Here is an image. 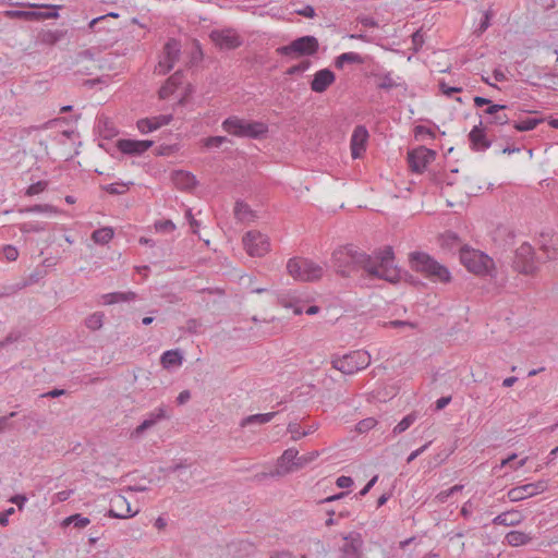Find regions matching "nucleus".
<instances>
[{
    "mask_svg": "<svg viewBox=\"0 0 558 558\" xmlns=\"http://www.w3.org/2000/svg\"><path fill=\"white\" fill-rule=\"evenodd\" d=\"M319 44L316 37L306 35L292 40L289 45L277 48L280 56L305 57L317 52Z\"/></svg>",
    "mask_w": 558,
    "mask_h": 558,
    "instance_id": "nucleus-8",
    "label": "nucleus"
},
{
    "mask_svg": "<svg viewBox=\"0 0 558 558\" xmlns=\"http://www.w3.org/2000/svg\"><path fill=\"white\" fill-rule=\"evenodd\" d=\"M539 248L546 255L547 260L558 258V234L542 233L539 240Z\"/></svg>",
    "mask_w": 558,
    "mask_h": 558,
    "instance_id": "nucleus-22",
    "label": "nucleus"
},
{
    "mask_svg": "<svg viewBox=\"0 0 558 558\" xmlns=\"http://www.w3.org/2000/svg\"><path fill=\"white\" fill-rule=\"evenodd\" d=\"M393 259V251L390 246L372 256L359 251L354 245H347L337 248L331 256L336 271L343 277L363 269L368 277L389 282H396L399 279V270Z\"/></svg>",
    "mask_w": 558,
    "mask_h": 558,
    "instance_id": "nucleus-1",
    "label": "nucleus"
},
{
    "mask_svg": "<svg viewBox=\"0 0 558 558\" xmlns=\"http://www.w3.org/2000/svg\"><path fill=\"white\" fill-rule=\"evenodd\" d=\"M462 489H463V485H460V484L453 485L452 487H450V488H448L446 490H441L440 493H438L436 495V499H437L438 502L444 504V502H446L448 500V498L450 496L461 492Z\"/></svg>",
    "mask_w": 558,
    "mask_h": 558,
    "instance_id": "nucleus-43",
    "label": "nucleus"
},
{
    "mask_svg": "<svg viewBox=\"0 0 558 558\" xmlns=\"http://www.w3.org/2000/svg\"><path fill=\"white\" fill-rule=\"evenodd\" d=\"M227 142H229V140L226 136H209L203 141V144L207 148H219Z\"/></svg>",
    "mask_w": 558,
    "mask_h": 558,
    "instance_id": "nucleus-44",
    "label": "nucleus"
},
{
    "mask_svg": "<svg viewBox=\"0 0 558 558\" xmlns=\"http://www.w3.org/2000/svg\"><path fill=\"white\" fill-rule=\"evenodd\" d=\"M111 507L107 515L117 519H129L135 517L140 510H132L130 501L122 495L114 496L111 499Z\"/></svg>",
    "mask_w": 558,
    "mask_h": 558,
    "instance_id": "nucleus-15",
    "label": "nucleus"
},
{
    "mask_svg": "<svg viewBox=\"0 0 558 558\" xmlns=\"http://www.w3.org/2000/svg\"><path fill=\"white\" fill-rule=\"evenodd\" d=\"M10 501L15 504L19 510H22L27 501V497L25 495H15L10 499Z\"/></svg>",
    "mask_w": 558,
    "mask_h": 558,
    "instance_id": "nucleus-60",
    "label": "nucleus"
},
{
    "mask_svg": "<svg viewBox=\"0 0 558 558\" xmlns=\"http://www.w3.org/2000/svg\"><path fill=\"white\" fill-rule=\"evenodd\" d=\"M20 213L23 214H49V215H58L60 214V210L49 204H39L34 206H28L25 208L20 209Z\"/></svg>",
    "mask_w": 558,
    "mask_h": 558,
    "instance_id": "nucleus-34",
    "label": "nucleus"
},
{
    "mask_svg": "<svg viewBox=\"0 0 558 558\" xmlns=\"http://www.w3.org/2000/svg\"><path fill=\"white\" fill-rule=\"evenodd\" d=\"M180 51V44L174 39H170L163 47L162 56L155 66V73L166 75L170 72L179 60Z\"/></svg>",
    "mask_w": 558,
    "mask_h": 558,
    "instance_id": "nucleus-12",
    "label": "nucleus"
},
{
    "mask_svg": "<svg viewBox=\"0 0 558 558\" xmlns=\"http://www.w3.org/2000/svg\"><path fill=\"white\" fill-rule=\"evenodd\" d=\"M3 256L5 257L7 260L14 262L19 257V251L16 250V247H14L12 245H5L3 247Z\"/></svg>",
    "mask_w": 558,
    "mask_h": 558,
    "instance_id": "nucleus-51",
    "label": "nucleus"
},
{
    "mask_svg": "<svg viewBox=\"0 0 558 558\" xmlns=\"http://www.w3.org/2000/svg\"><path fill=\"white\" fill-rule=\"evenodd\" d=\"M336 80L333 72L329 69H323L315 73L311 82V89L315 93H324Z\"/></svg>",
    "mask_w": 558,
    "mask_h": 558,
    "instance_id": "nucleus-20",
    "label": "nucleus"
},
{
    "mask_svg": "<svg viewBox=\"0 0 558 558\" xmlns=\"http://www.w3.org/2000/svg\"><path fill=\"white\" fill-rule=\"evenodd\" d=\"M521 515L517 511H507L498 514L493 519V523L497 525L511 526L520 523Z\"/></svg>",
    "mask_w": 558,
    "mask_h": 558,
    "instance_id": "nucleus-28",
    "label": "nucleus"
},
{
    "mask_svg": "<svg viewBox=\"0 0 558 558\" xmlns=\"http://www.w3.org/2000/svg\"><path fill=\"white\" fill-rule=\"evenodd\" d=\"M105 299H106L107 304H113V303L134 300L135 293L134 292H128V293L113 292V293L106 294Z\"/></svg>",
    "mask_w": 558,
    "mask_h": 558,
    "instance_id": "nucleus-38",
    "label": "nucleus"
},
{
    "mask_svg": "<svg viewBox=\"0 0 558 558\" xmlns=\"http://www.w3.org/2000/svg\"><path fill=\"white\" fill-rule=\"evenodd\" d=\"M172 183L180 190H191L196 185V178L191 172L175 170L171 173Z\"/></svg>",
    "mask_w": 558,
    "mask_h": 558,
    "instance_id": "nucleus-24",
    "label": "nucleus"
},
{
    "mask_svg": "<svg viewBox=\"0 0 558 558\" xmlns=\"http://www.w3.org/2000/svg\"><path fill=\"white\" fill-rule=\"evenodd\" d=\"M310 68V61H303L300 64L293 65L288 70V74H295L300 72H304Z\"/></svg>",
    "mask_w": 558,
    "mask_h": 558,
    "instance_id": "nucleus-56",
    "label": "nucleus"
},
{
    "mask_svg": "<svg viewBox=\"0 0 558 558\" xmlns=\"http://www.w3.org/2000/svg\"><path fill=\"white\" fill-rule=\"evenodd\" d=\"M5 15L9 17L15 19H24L26 21L38 20L40 15L38 11H20V10H11L7 11Z\"/></svg>",
    "mask_w": 558,
    "mask_h": 558,
    "instance_id": "nucleus-39",
    "label": "nucleus"
},
{
    "mask_svg": "<svg viewBox=\"0 0 558 558\" xmlns=\"http://www.w3.org/2000/svg\"><path fill=\"white\" fill-rule=\"evenodd\" d=\"M343 544L339 547V558H363L364 541L359 532H350L342 537Z\"/></svg>",
    "mask_w": 558,
    "mask_h": 558,
    "instance_id": "nucleus-13",
    "label": "nucleus"
},
{
    "mask_svg": "<svg viewBox=\"0 0 558 558\" xmlns=\"http://www.w3.org/2000/svg\"><path fill=\"white\" fill-rule=\"evenodd\" d=\"M63 36V33L60 31H47L41 34V41L47 45H54L58 43Z\"/></svg>",
    "mask_w": 558,
    "mask_h": 558,
    "instance_id": "nucleus-42",
    "label": "nucleus"
},
{
    "mask_svg": "<svg viewBox=\"0 0 558 558\" xmlns=\"http://www.w3.org/2000/svg\"><path fill=\"white\" fill-rule=\"evenodd\" d=\"M182 355L178 350H168L162 353L160 357L161 365L165 368H169L172 366H179L182 364Z\"/></svg>",
    "mask_w": 558,
    "mask_h": 558,
    "instance_id": "nucleus-31",
    "label": "nucleus"
},
{
    "mask_svg": "<svg viewBox=\"0 0 558 558\" xmlns=\"http://www.w3.org/2000/svg\"><path fill=\"white\" fill-rule=\"evenodd\" d=\"M154 142L149 140H119L117 147L126 155H141L153 146Z\"/></svg>",
    "mask_w": 558,
    "mask_h": 558,
    "instance_id": "nucleus-17",
    "label": "nucleus"
},
{
    "mask_svg": "<svg viewBox=\"0 0 558 558\" xmlns=\"http://www.w3.org/2000/svg\"><path fill=\"white\" fill-rule=\"evenodd\" d=\"M307 463V459L304 456L299 457V451L294 448H289L283 451L281 457L278 459V465L284 468L286 471H291V466L301 468Z\"/></svg>",
    "mask_w": 558,
    "mask_h": 558,
    "instance_id": "nucleus-21",
    "label": "nucleus"
},
{
    "mask_svg": "<svg viewBox=\"0 0 558 558\" xmlns=\"http://www.w3.org/2000/svg\"><path fill=\"white\" fill-rule=\"evenodd\" d=\"M533 536L530 533H525L518 530L508 532L505 536V541L512 547H519L530 544L533 541Z\"/></svg>",
    "mask_w": 558,
    "mask_h": 558,
    "instance_id": "nucleus-25",
    "label": "nucleus"
},
{
    "mask_svg": "<svg viewBox=\"0 0 558 558\" xmlns=\"http://www.w3.org/2000/svg\"><path fill=\"white\" fill-rule=\"evenodd\" d=\"M543 122V119H538V118H527L525 120H522V121H519V122H515L513 124V128L517 130V131H520V132H526V131H532L534 130L539 123Z\"/></svg>",
    "mask_w": 558,
    "mask_h": 558,
    "instance_id": "nucleus-36",
    "label": "nucleus"
},
{
    "mask_svg": "<svg viewBox=\"0 0 558 558\" xmlns=\"http://www.w3.org/2000/svg\"><path fill=\"white\" fill-rule=\"evenodd\" d=\"M172 120L171 114H160L151 118H145L137 121L136 125L142 134L154 132L161 126L168 125Z\"/></svg>",
    "mask_w": 558,
    "mask_h": 558,
    "instance_id": "nucleus-18",
    "label": "nucleus"
},
{
    "mask_svg": "<svg viewBox=\"0 0 558 558\" xmlns=\"http://www.w3.org/2000/svg\"><path fill=\"white\" fill-rule=\"evenodd\" d=\"M376 425V421L373 417L365 418L357 424L359 432H366L372 429Z\"/></svg>",
    "mask_w": 558,
    "mask_h": 558,
    "instance_id": "nucleus-52",
    "label": "nucleus"
},
{
    "mask_svg": "<svg viewBox=\"0 0 558 558\" xmlns=\"http://www.w3.org/2000/svg\"><path fill=\"white\" fill-rule=\"evenodd\" d=\"M512 268L523 275H534L538 270V258L531 244L522 243L515 251Z\"/></svg>",
    "mask_w": 558,
    "mask_h": 558,
    "instance_id": "nucleus-7",
    "label": "nucleus"
},
{
    "mask_svg": "<svg viewBox=\"0 0 558 558\" xmlns=\"http://www.w3.org/2000/svg\"><path fill=\"white\" fill-rule=\"evenodd\" d=\"M510 119L507 113L504 111H497L492 118L488 119V124H496V125H505L509 123Z\"/></svg>",
    "mask_w": 558,
    "mask_h": 558,
    "instance_id": "nucleus-45",
    "label": "nucleus"
},
{
    "mask_svg": "<svg viewBox=\"0 0 558 558\" xmlns=\"http://www.w3.org/2000/svg\"><path fill=\"white\" fill-rule=\"evenodd\" d=\"M473 100L476 107H483L485 105L488 106L486 109L483 110V113L489 116V118L497 113V111H504L507 109L506 105L492 104L490 99L482 96H475Z\"/></svg>",
    "mask_w": 558,
    "mask_h": 558,
    "instance_id": "nucleus-26",
    "label": "nucleus"
},
{
    "mask_svg": "<svg viewBox=\"0 0 558 558\" xmlns=\"http://www.w3.org/2000/svg\"><path fill=\"white\" fill-rule=\"evenodd\" d=\"M372 76L377 78V88L384 90H390L395 87L400 86V83L393 78L391 72H386L384 74L380 73H372Z\"/></svg>",
    "mask_w": 558,
    "mask_h": 558,
    "instance_id": "nucleus-27",
    "label": "nucleus"
},
{
    "mask_svg": "<svg viewBox=\"0 0 558 558\" xmlns=\"http://www.w3.org/2000/svg\"><path fill=\"white\" fill-rule=\"evenodd\" d=\"M460 262L469 271L478 276L489 275L494 267V260L487 254L465 247L460 250Z\"/></svg>",
    "mask_w": 558,
    "mask_h": 558,
    "instance_id": "nucleus-5",
    "label": "nucleus"
},
{
    "mask_svg": "<svg viewBox=\"0 0 558 558\" xmlns=\"http://www.w3.org/2000/svg\"><path fill=\"white\" fill-rule=\"evenodd\" d=\"M221 126L230 135L254 140L264 137L268 132V125L266 123L260 121H247L236 116L227 118Z\"/></svg>",
    "mask_w": 558,
    "mask_h": 558,
    "instance_id": "nucleus-3",
    "label": "nucleus"
},
{
    "mask_svg": "<svg viewBox=\"0 0 558 558\" xmlns=\"http://www.w3.org/2000/svg\"><path fill=\"white\" fill-rule=\"evenodd\" d=\"M123 187H124V184L111 183V184L106 185L105 190L112 195H118V194H122L124 192Z\"/></svg>",
    "mask_w": 558,
    "mask_h": 558,
    "instance_id": "nucleus-55",
    "label": "nucleus"
},
{
    "mask_svg": "<svg viewBox=\"0 0 558 558\" xmlns=\"http://www.w3.org/2000/svg\"><path fill=\"white\" fill-rule=\"evenodd\" d=\"M277 415V412H269V413H259V414H253L244 417L240 425L242 427L252 425V424H266L270 422L275 416Z\"/></svg>",
    "mask_w": 558,
    "mask_h": 558,
    "instance_id": "nucleus-30",
    "label": "nucleus"
},
{
    "mask_svg": "<svg viewBox=\"0 0 558 558\" xmlns=\"http://www.w3.org/2000/svg\"><path fill=\"white\" fill-rule=\"evenodd\" d=\"M45 223L38 221L24 222L20 226V230L23 233H38L45 231Z\"/></svg>",
    "mask_w": 558,
    "mask_h": 558,
    "instance_id": "nucleus-40",
    "label": "nucleus"
},
{
    "mask_svg": "<svg viewBox=\"0 0 558 558\" xmlns=\"http://www.w3.org/2000/svg\"><path fill=\"white\" fill-rule=\"evenodd\" d=\"M167 409L165 405L156 408L154 411L147 414L146 418L136 427L135 433L142 434L150 427L155 426L161 420L168 418Z\"/></svg>",
    "mask_w": 558,
    "mask_h": 558,
    "instance_id": "nucleus-23",
    "label": "nucleus"
},
{
    "mask_svg": "<svg viewBox=\"0 0 558 558\" xmlns=\"http://www.w3.org/2000/svg\"><path fill=\"white\" fill-rule=\"evenodd\" d=\"M332 367L343 374L352 375L366 368L371 364V354L365 350L352 351L331 362Z\"/></svg>",
    "mask_w": 558,
    "mask_h": 558,
    "instance_id": "nucleus-6",
    "label": "nucleus"
},
{
    "mask_svg": "<svg viewBox=\"0 0 558 558\" xmlns=\"http://www.w3.org/2000/svg\"><path fill=\"white\" fill-rule=\"evenodd\" d=\"M108 124H109V122L105 121L104 122L105 129L104 130L100 129L102 136L106 138H110L117 134L116 129L113 126H109Z\"/></svg>",
    "mask_w": 558,
    "mask_h": 558,
    "instance_id": "nucleus-61",
    "label": "nucleus"
},
{
    "mask_svg": "<svg viewBox=\"0 0 558 558\" xmlns=\"http://www.w3.org/2000/svg\"><path fill=\"white\" fill-rule=\"evenodd\" d=\"M357 21L365 27H377L378 26L377 21L372 16H359Z\"/></svg>",
    "mask_w": 558,
    "mask_h": 558,
    "instance_id": "nucleus-57",
    "label": "nucleus"
},
{
    "mask_svg": "<svg viewBox=\"0 0 558 558\" xmlns=\"http://www.w3.org/2000/svg\"><path fill=\"white\" fill-rule=\"evenodd\" d=\"M439 89L448 97H450L454 93L462 92V87L449 86L445 81H439Z\"/></svg>",
    "mask_w": 558,
    "mask_h": 558,
    "instance_id": "nucleus-49",
    "label": "nucleus"
},
{
    "mask_svg": "<svg viewBox=\"0 0 558 558\" xmlns=\"http://www.w3.org/2000/svg\"><path fill=\"white\" fill-rule=\"evenodd\" d=\"M481 121L478 125H475L469 133V141L471 148L475 151H485L492 146V142L486 137L484 128Z\"/></svg>",
    "mask_w": 558,
    "mask_h": 558,
    "instance_id": "nucleus-19",
    "label": "nucleus"
},
{
    "mask_svg": "<svg viewBox=\"0 0 558 558\" xmlns=\"http://www.w3.org/2000/svg\"><path fill=\"white\" fill-rule=\"evenodd\" d=\"M287 430L291 434L292 440H299L305 435H302L301 426L296 422H290L287 426Z\"/></svg>",
    "mask_w": 558,
    "mask_h": 558,
    "instance_id": "nucleus-46",
    "label": "nucleus"
},
{
    "mask_svg": "<svg viewBox=\"0 0 558 558\" xmlns=\"http://www.w3.org/2000/svg\"><path fill=\"white\" fill-rule=\"evenodd\" d=\"M209 38L221 50H233L243 44L242 37L233 28L213 29Z\"/></svg>",
    "mask_w": 558,
    "mask_h": 558,
    "instance_id": "nucleus-11",
    "label": "nucleus"
},
{
    "mask_svg": "<svg viewBox=\"0 0 558 558\" xmlns=\"http://www.w3.org/2000/svg\"><path fill=\"white\" fill-rule=\"evenodd\" d=\"M74 494L73 489H65L58 492L52 497V504L63 502L68 500Z\"/></svg>",
    "mask_w": 558,
    "mask_h": 558,
    "instance_id": "nucleus-50",
    "label": "nucleus"
},
{
    "mask_svg": "<svg viewBox=\"0 0 558 558\" xmlns=\"http://www.w3.org/2000/svg\"><path fill=\"white\" fill-rule=\"evenodd\" d=\"M415 415L409 414L404 416L392 429L393 435L401 434L405 432L414 422Z\"/></svg>",
    "mask_w": 558,
    "mask_h": 558,
    "instance_id": "nucleus-41",
    "label": "nucleus"
},
{
    "mask_svg": "<svg viewBox=\"0 0 558 558\" xmlns=\"http://www.w3.org/2000/svg\"><path fill=\"white\" fill-rule=\"evenodd\" d=\"M336 485L339 488H349L353 485V480L350 476L341 475L337 478Z\"/></svg>",
    "mask_w": 558,
    "mask_h": 558,
    "instance_id": "nucleus-54",
    "label": "nucleus"
},
{
    "mask_svg": "<svg viewBox=\"0 0 558 558\" xmlns=\"http://www.w3.org/2000/svg\"><path fill=\"white\" fill-rule=\"evenodd\" d=\"M90 523V520L86 517H83L82 514L80 513H75V514H72L68 518H65L63 521H62V525L63 526H68L70 524H73L74 527H77V529H84L86 527L88 524Z\"/></svg>",
    "mask_w": 558,
    "mask_h": 558,
    "instance_id": "nucleus-35",
    "label": "nucleus"
},
{
    "mask_svg": "<svg viewBox=\"0 0 558 558\" xmlns=\"http://www.w3.org/2000/svg\"><path fill=\"white\" fill-rule=\"evenodd\" d=\"M430 445V442H426L425 445H423L422 447H420L418 449L412 451L408 459H407V462L408 463H411L412 461H414L418 456H421L427 448L428 446Z\"/></svg>",
    "mask_w": 558,
    "mask_h": 558,
    "instance_id": "nucleus-58",
    "label": "nucleus"
},
{
    "mask_svg": "<svg viewBox=\"0 0 558 558\" xmlns=\"http://www.w3.org/2000/svg\"><path fill=\"white\" fill-rule=\"evenodd\" d=\"M288 272L296 280L314 281L324 275V268L311 259L294 257L287 264Z\"/></svg>",
    "mask_w": 558,
    "mask_h": 558,
    "instance_id": "nucleus-4",
    "label": "nucleus"
},
{
    "mask_svg": "<svg viewBox=\"0 0 558 558\" xmlns=\"http://www.w3.org/2000/svg\"><path fill=\"white\" fill-rule=\"evenodd\" d=\"M113 235H114V231L112 228L104 227V228L95 230L92 233V240L96 244L105 245L112 240Z\"/></svg>",
    "mask_w": 558,
    "mask_h": 558,
    "instance_id": "nucleus-32",
    "label": "nucleus"
},
{
    "mask_svg": "<svg viewBox=\"0 0 558 558\" xmlns=\"http://www.w3.org/2000/svg\"><path fill=\"white\" fill-rule=\"evenodd\" d=\"M47 187V182L38 181L36 183L31 184L26 190V195L33 196L44 192Z\"/></svg>",
    "mask_w": 558,
    "mask_h": 558,
    "instance_id": "nucleus-47",
    "label": "nucleus"
},
{
    "mask_svg": "<svg viewBox=\"0 0 558 558\" xmlns=\"http://www.w3.org/2000/svg\"><path fill=\"white\" fill-rule=\"evenodd\" d=\"M378 480V475L373 476L367 484L360 490L359 496H365L372 489V487L376 484Z\"/></svg>",
    "mask_w": 558,
    "mask_h": 558,
    "instance_id": "nucleus-64",
    "label": "nucleus"
},
{
    "mask_svg": "<svg viewBox=\"0 0 558 558\" xmlns=\"http://www.w3.org/2000/svg\"><path fill=\"white\" fill-rule=\"evenodd\" d=\"M369 134L367 129L364 125H357L353 130L351 135L350 146H351V155L353 159L361 158L364 151L366 150V144L368 141Z\"/></svg>",
    "mask_w": 558,
    "mask_h": 558,
    "instance_id": "nucleus-16",
    "label": "nucleus"
},
{
    "mask_svg": "<svg viewBox=\"0 0 558 558\" xmlns=\"http://www.w3.org/2000/svg\"><path fill=\"white\" fill-rule=\"evenodd\" d=\"M345 63L362 64V63H364V57H362L357 52L350 51V52L341 53L335 60V66L337 69H342Z\"/></svg>",
    "mask_w": 558,
    "mask_h": 558,
    "instance_id": "nucleus-29",
    "label": "nucleus"
},
{
    "mask_svg": "<svg viewBox=\"0 0 558 558\" xmlns=\"http://www.w3.org/2000/svg\"><path fill=\"white\" fill-rule=\"evenodd\" d=\"M105 315L100 312L93 313L85 319V326L95 331L102 327Z\"/></svg>",
    "mask_w": 558,
    "mask_h": 558,
    "instance_id": "nucleus-37",
    "label": "nucleus"
},
{
    "mask_svg": "<svg viewBox=\"0 0 558 558\" xmlns=\"http://www.w3.org/2000/svg\"><path fill=\"white\" fill-rule=\"evenodd\" d=\"M234 217L239 221H251L254 218V213L246 203L238 201L234 206Z\"/></svg>",
    "mask_w": 558,
    "mask_h": 558,
    "instance_id": "nucleus-33",
    "label": "nucleus"
},
{
    "mask_svg": "<svg viewBox=\"0 0 558 558\" xmlns=\"http://www.w3.org/2000/svg\"><path fill=\"white\" fill-rule=\"evenodd\" d=\"M243 245L250 256L262 257L270 250V243L267 235L259 231H248L243 236Z\"/></svg>",
    "mask_w": 558,
    "mask_h": 558,
    "instance_id": "nucleus-9",
    "label": "nucleus"
},
{
    "mask_svg": "<svg viewBox=\"0 0 558 558\" xmlns=\"http://www.w3.org/2000/svg\"><path fill=\"white\" fill-rule=\"evenodd\" d=\"M119 14L118 13H109L107 15H101V16H98L96 19H93L89 24H88V27L90 29H94L97 25H99L100 23H102L104 21H106L107 17H118Z\"/></svg>",
    "mask_w": 558,
    "mask_h": 558,
    "instance_id": "nucleus-53",
    "label": "nucleus"
},
{
    "mask_svg": "<svg viewBox=\"0 0 558 558\" xmlns=\"http://www.w3.org/2000/svg\"><path fill=\"white\" fill-rule=\"evenodd\" d=\"M181 76L180 71L175 72L168 78L167 84L174 89L181 83Z\"/></svg>",
    "mask_w": 558,
    "mask_h": 558,
    "instance_id": "nucleus-59",
    "label": "nucleus"
},
{
    "mask_svg": "<svg viewBox=\"0 0 558 558\" xmlns=\"http://www.w3.org/2000/svg\"><path fill=\"white\" fill-rule=\"evenodd\" d=\"M436 158V151L425 146H420L408 153V165L412 172L423 173L428 165Z\"/></svg>",
    "mask_w": 558,
    "mask_h": 558,
    "instance_id": "nucleus-10",
    "label": "nucleus"
},
{
    "mask_svg": "<svg viewBox=\"0 0 558 558\" xmlns=\"http://www.w3.org/2000/svg\"><path fill=\"white\" fill-rule=\"evenodd\" d=\"M296 13L299 15L313 19L315 16V9L312 5H306L301 10H298Z\"/></svg>",
    "mask_w": 558,
    "mask_h": 558,
    "instance_id": "nucleus-63",
    "label": "nucleus"
},
{
    "mask_svg": "<svg viewBox=\"0 0 558 558\" xmlns=\"http://www.w3.org/2000/svg\"><path fill=\"white\" fill-rule=\"evenodd\" d=\"M410 266L413 270L423 274L432 281L448 282L450 272L447 267L439 264L430 255L424 252H412L409 255Z\"/></svg>",
    "mask_w": 558,
    "mask_h": 558,
    "instance_id": "nucleus-2",
    "label": "nucleus"
},
{
    "mask_svg": "<svg viewBox=\"0 0 558 558\" xmlns=\"http://www.w3.org/2000/svg\"><path fill=\"white\" fill-rule=\"evenodd\" d=\"M547 489L546 481H538L535 483H529L521 486L513 487L509 489L507 496L510 501H521L523 499L533 497L537 494H541Z\"/></svg>",
    "mask_w": 558,
    "mask_h": 558,
    "instance_id": "nucleus-14",
    "label": "nucleus"
},
{
    "mask_svg": "<svg viewBox=\"0 0 558 558\" xmlns=\"http://www.w3.org/2000/svg\"><path fill=\"white\" fill-rule=\"evenodd\" d=\"M66 391L64 389H52L49 390L43 395H40L41 398H59L61 396H64Z\"/></svg>",
    "mask_w": 558,
    "mask_h": 558,
    "instance_id": "nucleus-62",
    "label": "nucleus"
},
{
    "mask_svg": "<svg viewBox=\"0 0 558 558\" xmlns=\"http://www.w3.org/2000/svg\"><path fill=\"white\" fill-rule=\"evenodd\" d=\"M155 229L159 232L170 233L175 229V225L171 220H161L155 222Z\"/></svg>",
    "mask_w": 558,
    "mask_h": 558,
    "instance_id": "nucleus-48",
    "label": "nucleus"
}]
</instances>
